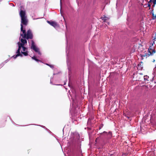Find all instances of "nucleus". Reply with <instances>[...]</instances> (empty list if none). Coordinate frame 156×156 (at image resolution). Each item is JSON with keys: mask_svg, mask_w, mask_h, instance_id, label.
<instances>
[{"mask_svg": "<svg viewBox=\"0 0 156 156\" xmlns=\"http://www.w3.org/2000/svg\"><path fill=\"white\" fill-rule=\"evenodd\" d=\"M20 14L21 17V32H22V33H20V36L23 38H21L20 39V42H19L17 43L18 48L16 52L17 54L12 56L15 59L19 56L22 57L23 56L22 54L25 56L28 55V48L24 46L27 44V41L24 38L31 39L32 38V34L30 30H28L27 34L26 35L25 30H23V25L26 26L27 23V17L25 16V12L21 10L20 12Z\"/></svg>", "mask_w": 156, "mask_h": 156, "instance_id": "1", "label": "nucleus"}, {"mask_svg": "<svg viewBox=\"0 0 156 156\" xmlns=\"http://www.w3.org/2000/svg\"><path fill=\"white\" fill-rule=\"evenodd\" d=\"M31 48L33 49L35 51L37 52L38 54L40 55L41 53L39 51V49L36 46L35 44L33 41H31Z\"/></svg>", "mask_w": 156, "mask_h": 156, "instance_id": "2", "label": "nucleus"}, {"mask_svg": "<svg viewBox=\"0 0 156 156\" xmlns=\"http://www.w3.org/2000/svg\"><path fill=\"white\" fill-rule=\"evenodd\" d=\"M153 43L151 46H150L149 48L148 49V51L149 53V55H152L155 52V51L153 49Z\"/></svg>", "mask_w": 156, "mask_h": 156, "instance_id": "3", "label": "nucleus"}, {"mask_svg": "<svg viewBox=\"0 0 156 156\" xmlns=\"http://www.w3.org/2000/svg\"><path fill=\"white\" fill-rule=\"evenodd\" d=\"M47 22L51 26H53L55 28H56L58 27L57 23L55 22L52 21H47Z\"/></svg>", "mask_w": 156, "mask_h": 156, "instance_id": "4", "label": "nucleus"}, {"mask_svg": "<svg viewBox=\"0 0 156 156\" xmlns=\"http://www.w3.org/2000/svg\"><path fill=\"white\" fill-rule=\"evenodd\" d=\"M104 22H106L108 19V18L106 16H104L103 17L101 18Z\"/></svg>", "mask_w": 156, "mask_h": 156, "instance_id": "5", "label": "nucleus"}, {"mask_svg": "<svg viewBox=\"0 0 156 156\" xmlns=\"http://www.w3.org/2000/svg\"><path fill=\"white\" fill-rule=\"evenodd\" d=\"M144 80L145 82L147 81H149L148 79L149 78V76H144Z\"/></svg>", "mask_w": 156, "mask_h": 156, "instance_id": "6", "label": "nucleus"}, {"mask_svg": "<svg viewBox=\"0 0 156 156\" xmlns=\"http://www.w3.org/2000/svg\"><path fill=\"white\" fill-rule=\"evenodd\" d=\"M32 58L34 60H35L37 62H38L39 61V60L37 59L35 56H34L33 57H32Z\"/></svg>", "mask_w": 156, "mask_h": 156, "instance_id": "7", "label": "nucleus"}, {"mask_svg": "<svg viewBox=\"0 0 156 156\" xmlns=\"http://www.w3.org/2000/svg\"><path fill=\"white\" fill-rule=\"evenodd\" d=\"M143 68L141 64H139L138 65V69H141Z\"/></svg>", "mask_w": 156, "mask_h": 156, "instance_id": "8", "label": "nucleus"}, {"mask_svg": "<svg viewBox=\"0 0 156 156\" xmlns=\"http://www.w3.org/2000/svg\"><path fill=\"white\" fill-rule=\"evenodd\" d=\"M8 61L9 60L8 59L6 60L3 63H2V64L1 65L2 66H3L5 63H7Z\"/></svg>", "mask_w": 156, "mask_h": 156, "instance_id": "9", "label": "nucleus"}, {"mask_svg": "<svg viewBox=\"0 0 156 156\" xmlns=\"http://www.w3.org/2000/svg\"><path fill=\"white\" fill-rule=\"evenodd\" d=\"M47 65L51 67L52 68L53 67V66L52 65H49L48 64H46Z\"/></svg>", "mask_w": 156, "mask_h": 156, "instance_id": "10", "label": "nucleus"}, {"mask_svg": "<svg viewBox=\"0 0 156 156\" xmlns=\"http://www.w3.org/2000/svg\"><path fill=\"white\" fill-rule=\"evenodd\" d=\"M148 6L149 7H151V5H150V4H148Z\"/></svg>", "mask_w": 156, "mask_h": 156, "instance_id": "11", "label": "nucleus"}, {"mask_svg": "<svg viewBox=\"0 0 156 156\" xmlns=\"http://www.w3.org/2000/svg\"><path fill=\"white\" fill-rule=\"evenodd\" d=\"M140 75H142V74H140H140L139 75H138L137 76H140Z\"/></svg>", "mask_w": 156, "mask_h": 156, "instance_id": "12", "label": "nucleus"}, {"mask_svg": "<svg viewBox=\"0 0 156 156\" xmlns=\"http://www.w3.org/2000/svg\"><path fill=\"white\" fill-rule=\"evenodd\" d=\"M140 79V78H138L137 79H136V80H139Z\"/></svg>", "mask_w": 156, "mask_h": 156, "instance_id": "13", "label": "nucleus"}, {"mask_svg": "<svg viewBox=\"0 0 156 156\" xmlns=\"http://www.w3.org/2000/svg\"><path fill=\"white\" fill-rule=\"evenodd\" d=\"M155 18H156V15L155 16Z\"/></svg>", "mask_w": 156, "mask_h": 156, "instance_id": "14", "label": "nucleus"}]
</instances>
